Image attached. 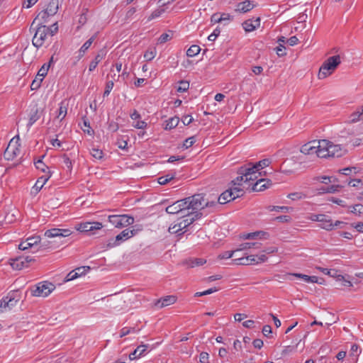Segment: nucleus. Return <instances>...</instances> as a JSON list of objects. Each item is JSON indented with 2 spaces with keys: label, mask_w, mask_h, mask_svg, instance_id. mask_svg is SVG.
<instances>
[{
  "label": "nucleus",
  "mask_w": 363,
  "mask_h": 363,
  "mask_svg": "<svg viewBox=\"0 0 363 363\" xmlns=\"http://www.w3.org/2000/svg\"><path fill=\"white\" fill-rule=\"evenodd\" d=\"M176 203L181 208L180 214L182 218H184V216H189L190 213H194V211H190L191 210H202L204 208L216 206V201H209L203 194H196L179 200Z\"/></svg>",
  "instance_id": "nucleus-1"
},
{
  "label": "nucleus",
  "mask_w": 363,
  "mask_h": 363,
  "mask_svg": "<svg viewBox=\"0 0 363 363\" xmlns=\"http://www.w3.org/2000/svg\"><path fill=\"white\" fill-rule=\"evenodd\" d=\"M176 203L181 208L180 214L182 218H184V216H189L190 213H194V211H190L191 210H202L204 208L216 206V201H209L203 194H196L179 200Z\"/></svg>",
  "instance_id": "nucleus-2"
},
{
  "label": "nucleus",
  "mask_w": 363,
  "mask_h": 363,
  "mask_svg": "<svg viewBox=\"0 0 363 363\" xmlns=\"http://www.w3.org/2000/svg\"><path fill=\"white\" fill-rule=\"evenodd\" d=\"M322 152H320V158L340 157L343 156L347 150L342 145H335L332 142L327 140L320 141Z\"/></svg>",
  "instance_id": "nucleus-3"
},
{
  "label": "nucleus",
  "mask_w": 363,
  "mask_h": 363,
  "mask_svg": "<svg viewBox=\"0 0 363 363\" xmlns=\"http://www.w3.org/2000/svg\"><path fill=\"white\" fill-rule=\"evenodd\" d=\"M340 63V56L338 55L328 57L320 67L318 78L322 79L330 75Z\"/></svg>",
  "instance_id": "nucleus-4"
},
{
  "label": "nucleus",
  "mask_w": 363,
  "mask_h": 363,
  "mask_svg": "<svg viewBox=\"0 0 363 363\" xmlns=\"http://www.w3.org/2000/svg\"><path fill=\"white\" fill-rule=\"evenodd\" d=\"M320 141L313 140L304 144L301 147V152L305 155H310L313 158L320 157L322 148Z\"/></svg>",
  "instance_id": "nucleus-5"
},
{
  "label": "nucleus",
  "mask_w": 363,
  "mask_h": 363,
  "mask_svg": "<svg viewBox=\"0 0 363 363\" xmlns=\"http://www.w3.org/2000/svg\"><path fill=\"white\" fill-rule=\"evenodd\" d=\"M55 289V286L51 282L42 281L35 286V289H31V294L34 296H48Z\"/></svg>",
  "instance_id": "nucleus-6"
},
{
  "label": "nucleus",
  "mask_w": 363,
  "mask_h": 363,
  "mask_svg": "<svg viewBox=\"0 0 363 363\" xmlns=\"http://www.w3.org/2000/svg\"><path fill=\"white\" fill-rule=\"evenodd\" d=\"M48 35V26L36 25L35 33L32 40L33 45L37 48L43 46Z\"/></svg>",
  "instance_id": "nucleus-7"
},
{
  "label": "nucleus",
  "mask_w": 363,
  "mask_h": 363,
  "mask_svg": "<svg viewBox=\"0 0 363 363\" xmlns=\"http://www.w3.org/2000/svg\"><path fill=\"white\" fill-rule=\"evenodd\" d=\"M108 221L116 228H123L133 224L134 218L128 215H111L108 216Z\"/></svg>",
  "instance_id": "nucleus-8"
},
{
  "label": "nucleus",
  "mask_w": 363,
  "mask_h": 363,
  "mask_svg": "<svg viewBox=\"0 0 363 363\" xmlns=\"http://www.w3.org/2000/svg\"><path fill=\"white\" fill-rule=\"evenodd\" d=\"M137 233L135 230H130L128 228L123 230L115 239H111L107 244L108 247H113L119 245L122 242L133 237Z\"/></svg>",
  "instance_id": "nucleus-9"
},
{
  "label": "nucleus",
  "mask_w": 363,
  "mask_h": 363,
  "mask_svg": "<svg viewBox=\"0 0 363 363\" xmlns=\"http://www.w3.org/2000/svg\"><path fill=\"white\" fill-rule=\"evenodd\" d=\"M271 163V161L269 159H264L258 162L255 163V164H252L251 163H249L247 164L243 165L240 167L238 170V174H249V172L251 169H256L257 171L268 167L269 164Z\"/></svg>",
  "instance_id": "nucleus-10"
},
{
  "label": "nucleus",
  "mask_w": 363,
  "mask_h": 363,
  "mask_svg": "<svg viewBox=\"0 0 363 363\" xmlns=\"http://www.w3.org/2000/svg\"><path fill=\"white\" fill-rule=\"evenodd\" d=\"M18 291H12L0 300V313L3 312V308H11L16 305L18 301Z\"/></svg>",
  "instance_id": "nucleus-11"
},
{
  "label": "nucleus",
  "mask_w": 363,
  "mask_h": 363,
  "mask_svg": "<svg viewBox=\"0 0 363 363\" xmlns=\"http://www.w3.org/2000/svg\"><path fill=\"white\" fill-rule=\"evenodd\" d=\"M201 210L191 211H194L189 214V216H186V218L183 219L179 223V227H183L184 228L188 227L191 224H192L195 220L201 218L203 216V213L200 212Z\"/></svg>",
  "instance_id": "nucleus-12"
},
{
  "label": "nucleus",
  "mask_w": 363,
  "mask_h": 363,
  "mask_svg": "<svg viewBox=\"0 0 363 363\" xmlns=\"http://www.w3.org/2000/svg\"><path fill=\"white\" fill-rule=\"evenodd\" d=\"M72 233L69 229L52 228L45 231V236L48 238H62L69 236Z\"/></svg>",
  "instance_id": "nucleus-13"
},
{
  "label": "nucleus",
  "mask_w": 363,
  "mask_h": 363,
  "mask_svg": "<svg viewBox=\"0 0 363 363\" xmlns=\"http://www.w3.org/2000/svg\"><path fill=\"white\" fill-rule=\"evenodd\" d=\"M52 16V15H50V12H48V10H43L38 14V16L33 21L30 26V29L33 27V26L35 23H37V25L38 26H45L44 23H47L48 18Z\"/></svg>",
  "instance_id": "nucleus-14"
},
{
  "label": "nucleus",
  "mask_w": 363,
  "mask_h": 363,
  "mask_svg": "<svg viewBox=\"0 0 363 363\" xmlns=\"http://www.w3.org/2000/svg\"><path fill=\"white\" fill-rule=\"evenodd\" d=\"M272 185V182L268 179H260L257 180L251 189V191H261L269 188Z\"/></svg>",
  "instance_id": "nucleus-15"
},
{
  "label": "nucleus",
  "mask_w": 363,
  "mask_h": 363,
  "mask_svg": "<svg viewBox=\"0 0 363 363\" xmlns=\"http://www.w3.org/2000/svg\"><path fill=\"white\" fill-rule=\"evenodd\" d=\"M343 223L341 221L337 220L334 224L330 216L327 215H323V218L321 219L320 222V227L321 228L325 229L327 230H333L334 226H339L340 224Z\"/></svg>",
  "instance_id": "nucleus-16"
},
{
  "label": "nucleus",
  "mask_w": 363,
  "mask_h": 363,
  "mask_svg": "<svg viewBox=\"0 0 363 363\" xmlns=\"http://www.w3.org/2000/svg\"><path fill=\"white\" fill-rule=\"evenodd\" d=\"M177 301V296H166L157 300L155 306L160 308L170 306Z\"/></svg>",
  "instance_id": "nucleus-17"
},
{
  "label": "nucleus",
  "mask_w": 363,
  "mask_h": 363,
  "mask_svg": "<svg viewBox=\"0 0 363 363\" xmlns=\"http://www.w3.org/2000/svg\"><path fill=\"white\" fill-rule=\"evenodd\" d=\"M51 176L52 172L50 171H48L47 172V174H44L38 179L36 183L33 187V189L35 191V193H38L40 191V190L43 188L44 184L48 181Z\"/></svg>",
  "instance_id": "nucleus-18"
},
{
  "label": "nucleus",
  "mask_w": 363,
  "mask_h": 363,
  "mask_svg": "<svg viewBox=\"0 0 363 363\" xmlns=\"http://www.w3.org/2000/svg\"><path fill=\"white\" fill-rule=\"evenodd\" d=\"M260 26V18H257L255 20L248 19L242 23V27L246 32H251L255 30L256 28Z\"/></svg>",
  "instance_id": "nucleus-19"
},
{
  "label": "nucleus",
  "mask_w": 363,
  "mask_h": 363,
  "mask_svg": "<svg viewBox=\"0 0 363 363\" xmlns=\"http://www.w3.org/2000/svg\"><path fill=\"white\" fill-rule=\"evenodd\" d=\"M255 7L250 1L245 0L244 1L240 2L237 4L235 11L246 13L251 11Z\"/></svg>",
  "instance_id": "nucleus-20"
},
{
  "label": "nucleus",
  "mask_w": 363,
  "mask_h": 363,
  "mask_svg": "<svg viewBox=\"0 0 363 363\" xmlns=\"http://www.w3.org/2000/svg\"><path fill=\"white\" fill-rule=\"evenodd\" d=\"M147 348V345H139L133 352L130 354L129 358L130 359H135L137 358L140 357L141 356L145 354Z\"/></svg>",
  "instance_id": "nucleus-21"
},
{
  "label": "nucleus",
  "mask_w": 363,
  "mask_h": 363,
  "mask_svg": "<svg viewBox=\"0 0 363 363\" xmlns=\"http://www.w3.org/2000/svg\"><path fill=\"white\" fill-rule=\"evenodd\" d=\"M236 264L249 265L255 264V256L249 255L245 257L238 258L233 260Z\"/></svg>",
  "instance_id": "nucleus-22"
},
{
  "label": "nucleus",
  "mask_w": 363,
  "mask_h": 363,
  "mask_svg": "<svg viewBox=\"0 0 363 363\" xmlns=\"http://www.w3.org/2000/svg\"><path fill=\"white\" fill-rule=\"evenodd\" d=\"M231 201H233V192H231L230 191V189L225 191L218 198V203L220 204H225ZM216 203H217L216 201Z\"/></svg>",
  "instance_id": "nucleus-23"
},
{
  "label": "nucleus",
  "mask_w": 363,
  "mask_h": 363,
  "mask_svg": "<svg viewBox=\"0 0 363 363\" xmlns=\"http://www.w3.org/2000/svg\"><path fill=\"white\" fill-rule=\"evenodd\" d=\"M106 52L104 50H101L96 55L94 60L91 62L89 67V72H92L97 67L98 64L104 59Z\"/></svg>",
  "instance_id": "nucleus-24"
},
{
  "label": "nucleus",
  "mask_w": 363,
  "mask_h": 363,
  "mask_svg": "<svg viewBox=\"0 0 363 363\" xmlns=\"http://www.w3.org/2000/svg\"><path fill=\"white\" fill-rule=\"evenodd\" d=\"M206 261L202 258H193L184 261L183 264L188 267L193 268L198 266H201L205 264Z\"/></svg>",
  "instance_id": "nucleus-25"
},
{
  "label": "nucleus",
  "mask_w": 363,
  "mask_h": 363,
  "mask_svg": "<svg viewBox=\"0 0 363 363\" xmlns=\"http://www.w3.org/2000/svg\"><path fill=\"white\" fill-rule=\"evenodd\" d=\"M10 264L13 269L21 270L23 268H26L23 260V257L11 259Z\"/></svg>",
  "instance_id": "nucleus-26"
},
{
  "label": "nucleus",
  "mask_w": 363,
  "mask_h": 363,
  "mask_svg": "<svg viewBox=\"0 0 363 363\" xmlns=\"http://www.w3.org/2000/svg\"><path fill=\"white\" fill-rule=\"evenodd\" d=\"M40 117V113L37 107L31 109L28 127L30 128Z\"/></svg>",
  "instance_id": "nucleus-27"
},
{
  "label": "nucleus",
  "mask_w": 363,
  "mask_h": 363,
  "mask_svg": "<svg viewBox=\"0 0 363 363\" xmlns=\"http://www.w3.org/2000/svg\"><path fill=\"white\" fill-rule=\"evenodd\" d=\"M59 9V0H50L49 3L45 8L48 12H50V15H55Z\"/></svg>",
  "instance_id": "nucleus-28"
},
{
  "label": "nucleus",
  "mask_w": 363,
  "mask_h": 363,
  "mask_svg": "<svg viewBox=\"0 0 363 363\" xmlns=\"http://www.w3.org/2000/svg\"><path fill=\"white\" fill-rule=\"evenodd\" d=\"M179 118L178 117H172L166 121L165 130H171L177 127L179 124Z\"/></svg>",
  "instance_id": "nucleus-29"
},
{
  "label": "nucleus",
  "mask_w": 363,
  "mask_h": 363,
  "mask_svg": "<svg viewBox=\"0 0 363 363\" xmlns=\"http://www.w3.org/2000/svg\"><path fill=\"white\" fill-rule=\"evenodd\" d=\"M45 157V155L41 157L39 160H38L36 162H35V167L45 173V174H47V172L50 171L48 169V167L43 162V158Z\"/></svg>",
  "instance_id": "nucleus-30"
},
{
  "label": "nucleus",
  "mask_w": 363,
  "mask_h": 363,
  "mask_svg": "<svg viewBox=\"0 0 363 363\" xmlns=\"http://www.w3.org/2000/svg\"><path fill=\"white\" fill-rule=\"evenodd\" d=\"M96 36V33L95 35H94L93 36H91L89 40H87L83 44V45L81 47V48L79 50V56L80 57L83 56V55L85 52V51L89 49V48L91 46V45L94 42Z\"/></svg>",
  "instance_id": "nucleus-31"
},
{
  "label": "nucleus",
  "mask_w": 363,
  "mask_h": 363,
  "mask_svg": "<svg viewBox=\"0 0 363 363\" xmlns=\"http://www.w3.org/2000/svg\"><path fill=\"white\" fill-rule=\"evenodd\" d=\"M75 229L82 233L91 232L90 222L82 223L75 225Z\"/></svg>",
  "instance_id": "nucleus-32"
},
{
  "label": "nucleus",
  "mask_w": 363,
  "mask_h": 363,
  "mask_svg": "<svg viewBox=\"0 0 363 363\" xmlns=\"http://www.w3.org/2000/svg\"><path fill=\"white\" fill-rule=\"evenodd\" d=\"M140 330V328H136L135 327L128 328L124 327L121 330L120 337H123L131 333H138Z\"/></svg>",
  "instance_id": "nucleus-33"
},
{
  "label": "nucleus",
  "mask_w": 363,
  "mask_h": 363,
  "mask_svg": "<svg viewBox=\"0 0 363 363\" xmlns=\"http://www.w3.org/2000/svg\"><path fill=\"white\" fill-rule=\"evenodd\" d=\"M201 51V48L197 45H191L186 51V55L188 57H194L198 55Z\"/></svg>",
  "instance_id": "nucleus-34"
},
{
  "label": "nucleus",
  "mask_w": 363,
  "mask_h": 363,
  "mask_svg": "<svg viewBox=\"0 0 363 363\" xmlns=\"http://www.w3.org/2000/svg\"><path fill=\"white\" fill-rule=\"evenodd\" d=\"M165 211L167 213H169V214H176V213L180 214L181 208L179 207V206L177 204L176 202H174L172 205L168 206L166 208Z\"/></svg>",
  "instance_id": "nucleus-35"
},
{
  "label": "nucleus",
  "mask_w": 363,
  "mask_h": 363,
  "mask_svg": "<svg viewBox=\"0 0 363 363\" xmlns=\"http://www.w3.org/2000/svg\"><path fill=\"white\" fill-rule=\"evenodd\" d=\"M363 115V109L362 111H357L352 113L348 118V123H353L360 120L361 116Z\"/></svg>",
  "instance_id": "nucleus-36"
},
{
  "label": "nucleus",
  "mask_w": 363,
  "mask_h": 363,
  "mask_svg": "<svg viewBox=\"0 0 363 363\" xmlns=\"http://www.w3.org/2000/svg\"><path fill=\"white\" fill-rule=\"evenodd\" d=\"M350 211L355 215L360 216L363 214V205L358 203L349 207Z\"/></svg>",
  "instance_id": "nucleus-37"
},
{
  "label": "nucleus",
  "mask_w": 363,
  "mask_h": 363,
  "mask_svg": "<svg viewBox=\"0 0 363 363\" xmlns=\"http://www.w3.org/2000/svg\"><path fill=\"white\" fill-rule=\"evenodd\" d=\"M65 101H62L60 104V108L58 109V115L57 118H60V120L62 121L67 115V105L65 104Z\"/></svg>",
  "instance_id": "nucleus-38"
},
{
  "label": "nucleus",
  "mask_w": 363,
  "mask_h": 363,
  "mask_svg": "<svg viewBox=\"0 0 363 363\" xmlns=\"http://www.w3.org/2000/svg\"><path fill=\"white\" fill-rule=\"evenodd\" d=\"M287 196L293 201H298L306 198V195L303 192L291 193Z\"/></svg>",
  "instance_id": "nucleus-39"
},
{
  "label": "nucleus",
  "mask_w": 363,
  "mask_h": 363,
  "mask_svg": "<svg viewBox=\"0 0 363 363\" xmlns=\"http://www.w3.org/2000/svg\"><path fill=\"white\" fill-rule=\"evenodd\" d=\"M267 233H265V232H263V231H257V232H255V233H247V234H244L242 238L243 239H255L257 238L258 236H259V235H262V236L267 235Z\"/></svg>",
  "instance_id": "nucleus-40"
},
{
  "label": "nucleus",
  "mask_w": 363,
  "mask_h": 363,
  "mask_svg": "<svg viewBox=\"0 0 363 363\" xmlns=\"http://www.w3.org/2000/svg\"><path fill=\"white\" fill-rule=\"evenodd\" d=\"M90 154L93 157L97 160H101L104 157L102 150L95 147H93L91 150H90Z\"/></svg>",
  "instance_id": "nucleus-41"
},
{
  "label": "nucleus",
  "mask_w": 363,
  "mask_h": 363,
  "mask_svg": "<svg viewBox=\"0 0 363 363\" xmlns=\"http://www.w3.org/2000/svg\"><path fill=\"white\" fill-rule=\"evenodd\" d=\"M230 191L231 192H233V200H235L236 198H239V197L242 196L244 195V194H245V191H243V189H242L240 188H238V187H235L233 189H230Z\"/></svg>",
  "instance_id": "nucleus-42"
},
{
  "label": "nucleus",
  "mask_w": 363,
  "mask_h": 363,
  "mask_svg": "<svg viewBox=\"0 0 363 363\" xmlns=\"http://www.w3.org/2000/svg\"><path fill=\"white\" fill-rule=\"evenodd\" d=\"M49 68H50V63L44 64L41 67V68L38 70V74H37L38 76L39 77L44 78L47 75Z\"/></svg>",
  "instance_id": "nucleus-43"
},
{
  "label": "nucleus",
  "mask_w": 363,
  "mask_h": 363,
  "mask_svg": "<svg viewBox=\"0 0 363 363\" xmlns=\"http://www.w3.org/2000/svg\"><path fill=\"white\" fill-rule=\"evenodd\" d=\"M43 80V77H39L37 75L35 79L31 83V85H30L31 90H37L40 86Z\"/></svg>",
  "instance_id": "nucleus-44"
},
{
  "label": "nucleus",
  "mask_w": 363,
  "mask_h": 363,
  "mask_svg": "<svg viewBox=\"0 0 363 363\" xmlns=\"http://www.w3.org/2000/svg\"><path fill=\"white\" fill-rule=\"evenodd\" d=\"M249 172V174H244L245 176V182H249V181H253L255 179H257V177L256 176V172H257L256 169H251ZM243 175V174H241Z\"/></svg>",
  "instance_id": "nucleus-45"
},
{
  "label": "nucleus",
  "mask_w": 363,
  "mask_h": 363,
  "mask_svg": "<svg viewBox=\"0 0 363 363\" xmlns=\"http://www.w3.org/2000/svg\"><path fill=\"white\" fill-rule=\"evenodd\" d=\"M155 48L149 49L145 52L144 58L145 59L146 61H150L155 57Z\"/></svg>",
  "instance_id": "nucleus-46"
},
{
  "label": "nucleus",
  "mask_w": 363,
  "mask_h": 363,
  "mask_svg": "<svg viewBox=\"0 0 363 363\" xmlns=\"http://www.w3.org/2000/svg\"><path fill=\"white\" fill-rule=\"evenodd\" d=\"M258 244L260 245V242H244V243L240 244L239 246V248H238L236 250L238 252V251H240V250H245L247 249H250V248L252 247V245H257Z\"/></svg>",
  "instance_id": "nucleus-47"
},
{
  "label": "nucleus",
  "mask_w": 363,
  "mask_h": 363,
  "mask_svg": "<svg viewBox=\"0 0 363 363\" xmlns=\"http://www.w3.org/2000/svg\"><path fill=\"white\" fill-rule=\"evenodd\" d=\"M196 137L191 136L184 141L182 147L184 149H188L189 147H191L196 143Z\"/></svg>",
  "instance_id": "nucleus-48"
},
{
  "label": "nucleus",
  "mask_w": 363,
  "mask_h": 363,
  "mask_svg": "<svg viewBox=\"0 0 363 363\" xmlns=\"http://www.w3.org/2000/svg\"><path fill=\"white\" fill-rule=\"evenodd\" d=\"M189 88V83L187 81H180L179 86L177 88V91L184 92L186 91Z\"/></svg>",
  "instance_id": "nucleus-49"
},
{
  "label": "nucleus",
  "mask_w": 363,
  "mask_h": 363,
  "mask_svg": "<svg viewBox=\"0 0 363 363\" xmlns=\"http://www.w3.org/2000/svg\"><path fill=\"white\" fill-rule=\"evenodd\" d=\"M26 241L32 247L33 245L40 243L41 239L39 236H33L27 238Z\"/></svg>",
  "instance_id": "nucleus-50"
},
{
  "label": "nucleus",
  "mask_w": 363,
  "mask_h": 363,
  "mask_svg": "<svg viewBox=\"0 0 363 363\" xmlns=\"http://www.w3.org/2000/svg\"><path fill=\"white\" fill-rule=\"evenodd\" d=\"M90 270V267L89 266H84L80 267L74 269L75 272H77V275L78 277L84 275L87 272Z\"/></svg>",
  "instance_id": "nucleus-51"
},
{
  "label": "nucleus",
  "mask_w": 363,
  "mask_h": 363,
  "mask_svg": "<svg viewBox=\"0 0 363 363\" xmlns=\"http://www.w3.org/2000/svg\"><path fill=\"white\" fill-rule=\"evenodd\" d=\"M291 208L288 206H269L268 209L270 211H284L287 212Z\"/></svg>",
  "instance_id": "nucleus-52"
},
{
  "label": "nucleus",
  "mask_w": 363,
  "mask_h": 363,
  "mask_svg": "<svg viewBox=\"0 0 363 363\" xmlns=\"http://www.w3.org/2000/svg\"><path fill=\"white\" fill-rule=\"evenodd\" d=\"M62 159L63 163L65 164L67 169L70 171L72 169V164L70 158L67 156V155L64 154L62 155Z\"/></svg>",
  "instance_id": "nucleus-53"
},
{
  "label": "nucleus",
  "mask_w": 363,
  "mask_h": 363,
  "mask_svg": "<svg viewBox=\"0 0 363 363\" xmlns=\"http://www.w3.org/2000/svg\"><path fill=\"white\" fill-rule=\"evenodd\" d=\"M199 362L201 363H210L208 353L206 352H201L199 354Z\"/></svg>",
  "instance_id": "nucleus-54"
},
{
  "label": "nucleus",
  "mask_w": 363,
  "mask_h": 363,
  "mask_svg": "<svg viewBox=\"0 0 363 363\" xmlns=\"http://www.w3.org/2000/svg\"><path fill=\"white\" fill-rule=\"evenodd\" d=\"M172 38V35L169 33H163L158 38V43L163 44Z\"/></svg>",
  "instance_id": "nucleus-55"
},
{
  "label": "nucleus",
  "mask_w": 363,
  "mask_h": 363,
  "mask_svg": "<svg viewBox=\"0 0 363 363\" xmlns=\"http://www.w3.org/2000/svg\"><path fill=\"white\" fill-rule=\"evenodd\" d=\"M237 250H231V251H225L220 254L218 257L220 259H228L233 257V254L235 253Z\"/></svg>",
  "instance_id": "nucleus-56"
},
{
  "label": "nucleus",
  "mask_w": 363,
  "mask_h": 363,
  "mask_svg": "<svg viewBox=\"0 0 363 363\" xmlns=\"http://www.w3.org/2000/svg\"><path fill=\"white\" fill-rule=\"evenodd\" d=\"M103 228V225L100 222H90V230L91 232L101 230Z\"/></svg>",
  "instance_id": "nucleus-57"
},
{
  "label": "nucleus",
  "mask_w": 363,
  "mask_h": 363,
  "mask_svg": "<svg viewBox=\"0 0 363 363\" xmlns=\"http://www.w3.org/2000/svg\"><path fill=\"white\" fill-rule=\"evenodd\" d=\"M220 30L219 28H216L213 32L208 37V40L210 41H214L216 38L220 35Z\"/></svg>",
  "instance_id": "nucleus-58"
},
{
  "label": "nucleus",
  "mask_w": 363,
  "mask_h": 363,
  "mask_svg": "<svg viewBox=\"0 0 363 363\" xmlns=\"http://www.w3.org/2000/svg\"><path fill=\"white\" fill-rule=\"evenodd\" d=\"M317 179L318 181H320V182L322 183H324V184H328V183H330V182H335V181H337L336 179L335 178H333V177H322L320 178H317Z\"/></svg>",
  "instance_id": "nucleus-59"
},
{
  "label": "nucleus",
  "mask_w": 363,
  "mask_h": 363,
  "mask_svg": "<svg viewBox=\"0 0 363 363\" xmlns=\"http://www.w3.org/2000/svg\"><path fill=\"white\" fill-rule=\"evenodd\" d=\"M58 31L57 23H55L50 27H48V34L51 36L54 35Z\"/></svg>",
  "instance_id": "nucleus-60"
},
{
  "label": "nucleus",
  "mask_w": 363,
  "mask_h": 363,
  "mask_svg": "<svg viewBox=\"0 0 363 363\" xmlns=\"http://www.w3.org/2000/svg\"><path fill=\"white\" fill-rule=\"evenodd\" d=\"M296 346H291V345L285 347L281 352V355L282 356L287 355L288 354L294 352L296 350Z\"/></svg>",
  "instance_id": "nucleus-61"
},
{
  "label": "nucleus",
  "mask_w": 363,
  "mask_h": 363,
  "mask_svg": "<svg viewBox=\"0 0 363 363\" xmlns=\"http://www.w3.org/2000/svg\"><path fill=\"white\" fill-rule=\"evenodd\" d=\"M285 49L286 48L284 47V45L280 43L279 45L276 48L277 54L279 57L284 56L286 55Z\"/></svg>",
  "instance_id": "nucleus-62"
},
{
  "label": "nucleus",
  "mask_w": 363,
  "mask_h": 363,
  "mask_svg": "<svg viewBox=\"0 0 363 363\" xmlns=\"http://www.w3.org/2000/svg\"><path fill=\"white\" fill-rule=\"evenodd\" d=\"M342 187L341 185H330L328 186V193H335L339 191L340 189Z\"/></svg>",
  "instance_id": "nucleus-63"
},
{
  "label": "nucleus",
  "mask_w": 363,
  "mask_h": 363,
  "mask_svg": "<svg viewBox=\"0 0 363 363\" xmlns=\"http://www.w3.org/2000/svg\"><path fill=\"white\" fill-rule=\"evenodd\" d=\"M164 11V9H156L150 15V19H153L157 18L161 16V14Z\"/></svg>",
  "instance_id": "nucleus-64"
}]
</instances>
